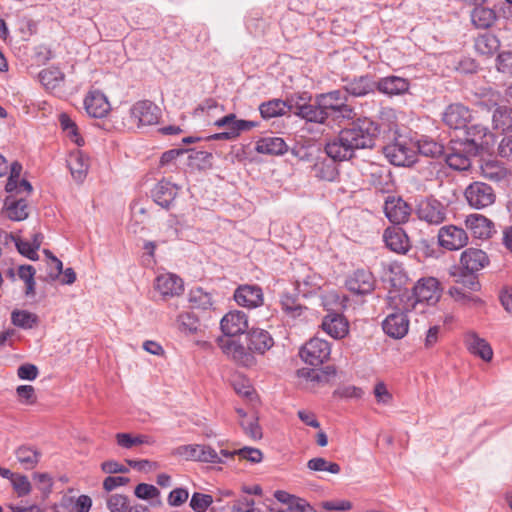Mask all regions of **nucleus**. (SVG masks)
I'll return each mask as SVG.
<instances>
[{
  "label": "nucleus",
  "mask_w": 512,
  "mask_h": 512,
  "mask_svg": "<svg viewBox=\"0 0 512 512\" xmlns=\"http://www.w3.org/2000/svg\"><path fill=\"white\" fill-rule=\"evenodd\" d=\"M379 134L377 122L367 117L358 118L326 143L325 152L334 162L347 161L355 156L357 150L372 149Z\"/></svg>",
  "instance_id": "1"
},
{
  "label": "nucleus",
  "mask_w": 512,
  "mask_h": 512,
  "mask_svg": "<svg viewBox=\"0 0 512 512\" xmlns=\"http://www.w3.org/2000/svg\"><path fill=\"white\" fill-rule=\"evenodd\" d=\"M399 295V301L403 302L400 309H416L417 305L426 303L435 304L440 298L439 282L436 278H422L414 285L412 292L408 290H390Z\"/></svg>",
  "instance_id": "2"
},
{
  "label": "nucleus",
  "mask_w": 512,
  "mask_h": 512,
  "mask_svg": "<svg viewBox=\"0 0 512 512\" xmlns=\"http://www.w3.org/2000/svg\"><path fill=\"white\" fill-rule=\"evenodd\" d=\"M398 296L389 291L387 304L393 311L387 315L382 323L383 331L394 339H401L408 333L409 319L406 312L411 311V309H400L403 302L399 301Z\"/></svg>",
  "instance_id": "3"
},
{
  "label": "nucleus",
  "mask_w": 512,
  "mask_h": 512,
  "mask_svg": "<svg viewBox=\"0 0 512 512\" xmlns=\"http://www.w3.org/2000/svg\"><path fill=\"white\" fill-rule=\"evenodd\" d=\"M322 109L334 122L353 119L354 109L347 104L348 97L343 89H336L317 95Z\"/></svg>",
  "instance_id": "4"
},
{
  "label": "nucleus",
  "mask_w": 512,
  "mask_h": 512,
  "mask_svg": "<svg viewBox=\"0 0 512 512\" xmlns=\"http://www.w3.org/2000/svg\"><path fill=\"white\" fill-rule=\"evenodd\" d=\"M308 100H310V96L307 93L290 96V113L308 122L318 124H324L331 120L326 111L322 109L317 95L313 103H309Z\"/></svg>",
  "instance_id": "5"
},
{
  "label": "nucleus",
  "mask_w": 512,
  "mask_h": 512,
  "mask_svg": "<svg viewBox=\"0 0 512 512\" xmlns=\"http://www.w3.org/2000/svg\"><path fill=\"white\" fill-rule=\"evenodd\" d=\"M387 160L395 166H411L416 162V145L405 138H396L383 148Z\"/></svg>",
  "instance_id": "6"
},
{
  "label": "nucleus",
  "mask_w": 512,
  "mask_h": 512,
  "mask_svg": "<svg viewBox=\"0 0 512 512\" xmlns=\"http://www.w3.org/2000/svg\"><path fill=\"white\" fill-rule=\"evenodd\" d=\"M465 137L460 142L461 146H467L471 154L487 151L494 144V136L489 129L482 124L466 125Z\"/></svg>",
  "instance_id": "7"
},
{
  "label": "nucleus",
  "mask_w": 512,
  "mask_h": 512,
  "mask_svg": "<svg viewBox=\"0 0 512 512\" xmlns=\"http://www.w3.org/2000/svg\"><path fill=\"white\" fill-rule=\"evenodd\" d=\"M464 196L469 206L478 210L489 207L496 201L494 189L481 181L469 184L464 191Z\"/></svg>",
  "instance_id": "8"
},
{
  "label": "nucleus",
  "mask_w": 512,
  "mask_h": 512,
  "mask_svg": "<svg viewBox=\"0 0 512 512\" xmlns=\"http://www.w3.org/2000/svg\"><path fill=\"white\" fill-rule=\"evenodd\" d=\"M331 354L330 344L321 338L310 339L300 350V357L312 366L323 364Z\"/></svg>",
  "instance_id": "9"
},
{
  "label": "nucleus",
  "mask_w": 512,
  "mask_h": 512,
  "mask_svg": "<svg viewBox=\"0 0 512 512\" xmlns=\"http://www.w3.org/2000/svg\"><path fill=\"white\" fill-rule=\"evenodd\" d=\"M437 237L439 245L449 251L460 250L469 240L466 230L456 225L442 226Z\"/></svg>",
  "instance_id": "10"
},
{
  "label": "nucleus",
  "mask_w": 512,
  "mask_h": 512,
  "mask_svg": "<svg viewBox=\"0 0 512 512\" xmlns=\"http://www.w3.org/2000/svg\"><path fill=\"white\" fill-rule=\"evenodd\" d=\"M416 213L420 220L430 225H439L446 219L447 209L439 200L426 198L419 202Z\"/></svg>",
  "instance_id": "11"
},
{
  "label": "nucleus",
  "mask_w": 512,
  "mask_h": 512,
  "mask_svg": "<svg viewBox=\"0 0 512 512\" xmlns=\"http://www.w3.org/2000/svg\"><path fill=\"white\" fill-rule=\"evenodd\" d=\"M130 115L138 126H147L158 123L161 111L152 101L140 100L132 105Z\"/></svg>",
  "instance_id": "12"
},
{
  "label": "nucleus",
  "mask_w": 512,
  "mask_h": 512,
  "mask_svg": "<svg viewBox=\"0 0 512 512\" xmlns=\"http://www.w3.org/2000/svg\"><path fill=\"white\" fill-rule=\"evenodd\" d=\"M218 344L222 351L231 357L236 363L244 367H251L255 364L256 360L250 351L231 338H219Z\"/></svg>",
  "instance_id": "13"
},
{
  "label": "nucleus",
  "mask_w": 512,
  "mask_h": 512,
  "mask_svg": "<svg viewBox=\"0 0 512 512\" xmlns=\"http://www.w3.org/2000/svg\"><path fill=\"white\" fill-rule=\"evenodd\" d=\"M471 118V111L461 103L450 104L442 115L443 122L452 129L465 128Z\"/></svg>",
  "instance_id": "14"
},
{
  "label": "nucleus",
  "mask_w": 512,
  "mask_h": 512,
  "mask_svg": "<svg viewBox=\"0 0 512 512\" xmlns=\"http://www.w3.org/2000/svg\"><path fill=\"white\" fill-rule=\"evenodd\" d=\"M234 300L246 308H257L263 304L262 288L258 285H240L234 292Z\"/></svg>",
  "instance_id": "15"
},
{
  "label": "nucleus",
  "mask_w": 512,
  "mask_h": 512,
  "mask_svg": "<svg viewBox=\"0 0 512 512\" xmlns=\"http://www.w3.org/2000/svg\"><path fill=\"white\" fill-rule=\"evenodd\" d=\"M220 327L227 338L243 334L248 329L247 315L243 311H230L222 318Z\"/></svg>",
  "instance_id": "16"
},
{
  "label": "nucleus",
  "mask_w": 512,
  "mask_h": 512,
  "mask_svg": "<svg viewBox=\"0 0 512 512\" xmlns=\"http://www.w3.org/2000/svg\"><path fill=\"white\" fill-rule=\"evenodd\" d=\"M383 241L387 248L398 254H405L410 248V241L405 231L399 226L385 229Z\"/></svg>",
  "instance_id": "17"
},
{
  "label": "nucleus",
  "mask_w": 512,
  "mask_h": 512,
  "mask_svg": "<svg viewBox=\"0 0 512 512\" xmlns=\"http://www.w3.org/2000/svg\"><path fill=\"white\" fill-rule=\"evenodd\" d=\"M346 286L355 294H368L375 288V279L370 271L358 269L347 279Z\"/></svg>",
  "instance_id": "18"
},
{
  "label": "nucleus",
  "mask_w": 512,
  "mask_h": 512,
  "mask_svg": "<svg viewBox=\"0 0 512 512\" xmlns=\"http://www.w3.org/2000/svg\"><path fill=\"white\" fill-rule=\"evenodd\" d=\"M384 213L390 222L401 224L408 220L411 208L401 198L388 197L384 204Z\"/></svg>",
  "instance_id": "19"
},
{
  "label": "nucleus",
  "mask_w": 512,
  "mask_h": 512,
  "mask_svg": "<svg viewBox=\"0 0 512 512\" xmlns=\"http://www.w3.org/2000/svg\"><path fill=\"white\" fill-rule=\"evenodd\" d=\"M321 327L334 339H342L349 332V323L340 313H328L323 318Z\"/></svg>",
  "instance_id": "20"
},
{
  "label": "nucleus",
  "mask_w": 512,
  "mask_h": 512,
  "mask_svg": "<svg viewBox=\"0 0 512 512\" xmlns=\"http://www.w3.org/2000/svg\"><path fill=\"white\" fill-rule=\"evenodd\" d=\"M460 263L464 270L474 274L489 264V258L483 250L468 248L462 252Z\"/></svg>",
  "instance_id": "21"
},
{
  "label": "nucleus",
  "mask_w": 512,
  "mask_h": 512,
  "mask_svg": "<svg viewBox=\"0 0 512 512\" xmlns=\"http://www.w3.org/2000/svg\"><path fill=\"white\" fill-rule=\"evenodd\" d=\"M458 146H452L449 149V152L446 154V163L447 165L456 171H465L471 167V157L476 156L477 154H471L468 151L467 146H461L458 143Z\"/></svg>",
  "instance_id": "22"
},
{
  "label": "nucleus",
  "mask_w": 512,
  "mask_h": 512,
  "mask_svg": "<svg viewBox=\"0 0 512 512\" xmlns=\"http://www.w3.org/2000/svg\"><path fill=\"white\" fill-rule=\"evenodd\" d=\"M84 107L88 115L94 118H103L110 111V104L100 91L90 92L84 99Z\"/></svg>",
  "instance_id": "23"
},
{
  "label": "nucleus",
  "mask_w": 512,
  "mask_h": 512,
  "mask_svg": "<svg viewBox=\"0 0 512 512\" xmlns=\"http://www.w3.org/2000/svg\"><path fill=\"white\" fill-rule=\"evenodd\" d=\"M466 228L478 239L491 237L494 229L493 222L481 214H470L465 219Z\"/></svg>",
  "instance_id": "24"
},
{
  "label": "nucleus",
  "mask_w": 512,
  "mask_h": 512,
  "mask_svg": "<svg viewBox=\"0 0 512 512\" xmlns=\"http://www.w3.org/2000/svg\"><path fill=\"white\" fill-rule=\"evenodd\" d=\"M410 84L406 78L390 75L380 78L376 82V89L388 96H397L406 93Z\"/></svg>",
  "instance_id": "25"
},
{
  "label": "nucleus",
  "mask_w": 512,
  "mask_h": 512,
  "mask_svg": "<svg viewBox=\"0 0 512 512\" xmlns=\"http://www.w3.org/2000/svg\"><path fill=\"white\" fill-rule=\"evenodd\" d=\"M343 90L346 92V96L348 97H363L370 93H374L376 90V82L369 75H363L360 77H356L343 86Z\"/></svg>",
  "instance_id": "26"
},
{
  "label": "nucleus",
  "mask_w": 512,
  "mask_h": 512,
  "mask_svg": "<svg viewBox=\"0 0 512 512\" xmlns=\"http://www.w3.org/2000/svg\"><path fill=\"white\" fill-rule=\"evenodd\" d=\"M247 340L249 350L258 354H264L274 345V340L270 333L259 328L249 330L247 333Z\"/></svg>",
  "instance_id": "27"
},
{
  "label": "nucleus",
  "mask_w": 512,
  "mask_h": 512,
  "mask_svg": "<svg viewBox=\"0 0 512 512\" xmlns=\"http://www.w3.org/2000/svg\"><path fill=\"white\" fill-rule=\"evenodd\" d=\"M155 288L165 297L178 296L183 291V281L175 274H161L156 278Z\"/></svg>",
  "instance_id": "28"
},
{
  "label": "nucleus",
  "mask_w": 512,
  "mask_h": 512,
  "mask_svg": "<svg viewBox=\"0 0 512 512\" xmlns=\"http://www.w3.org/2000/svg\"><path fill=\"white\" fill-rule=\"evenodd\" d=\"M151 193L155 203L163 208H169L177 195V187L163 179L155 185Z\"/></svg>",
  "instance_id": "29"
},
{
  "label": "nucleus",
  "mask_w": 512,
  "mask_h": 512,
  "mask_svg": "<svg viewBox=\"0 0 512 512\" xmlns=\"http://www.w3.org/2000/svg\"><path fill=\"white\" fill-rule=\"evenodd\" d=\"M256 152L267 155H283L288 151V145L281 137L266 136L256 142Z\"/></svg>",
  "instance_id": "30"
},
{
  "label": "nucleus",
  "mask_w": 512,
  "mask_h": 512,
  "mask_svg": "<svg viewBox=\"0 0 512 512\" xmlns=\"http://www.w3.org/2000/svg\"><path fill=\"white\" fill-rule=\"evenodd\" d=\"M465 343L469 352L480 357L484 361H490L493 357V350L490 344L476 333H468L465 337Z\"/></svg>",
  "instance_id": "31"
},
{
  "label": "nucleus",
  "mask_w": 512,
  "mask_h": 512,
  "mask_svg": "<svg viewBox=\"0 0 512 512\" xmlns=\"http://www.w3.org/2000/svg\"><path fill=\"white\" fill-rule=\"evenodd\" d=\"M4 214L7 218L14 221H22L28 217V205L24 198H15L14 195H9L5 199Z\"/></svg>",
  "instance_id": "32"
},
{
  "label": "nucleus",
  "mask_w": 512,
  "mask_h": 512,
  "mask_svg": "<svg viewBox=\"0 0 512 512\" xmlns=\"http://www.w3.org/2000/svg\"><path fill=\"white\" fill-rule=\"evenodd\" d=\"M290 97L286 100L272 99L262 103L259 106V111L264 119H270L278 116H282L287 112H290Z\"/></svg>",
  "instance_id": "33"
},
{
  "label": "nucleus",
  "mask_w": 512,
  "mask_h": 512,
  "mask_svg": "<svg viewBox=\"0 0 512 512\" xmlns=\"http://www.w3.org/2000/svg\"><path fill=\"white\" fill-rule=\"evenodd\" d=\"M500 40L494 34L485 32L479 34L474 40V48L476 52L483 56H492L498 51Z\"/></svg>",
  "instance_id": "34"
},
{
  "label": "nucleus",
  "mask_w": 512,
  "mask_h": 512,
  "mask_svg": "<svg viewBox=\"0 0 512 512\" xmlns=\"http://www.w3.org/2000/svg\"><path fill=\"white\" fill-rule=\"evenodd\" d=\"M92 500L87 495H80L77 498L65 496L59 505V512H89Z\"/></svg>",
  "instance_id": "35"
},
{
  "label": "nucleus",
  "mask_w": 512,
  "mask_h": 512,
  "mask_svg": "<svg viewBox=\"0 0 512 512\" xmlns=\"http://www.w3.org/2000/svg\"><path fill=\"white\" fill-rule=\"evenodd\" d=\"M67 163L73 178L78 182H82L89 168L88 158L80 151H77L70 154Z\"/></svg>",
  "instance_id": "36"
},
{
  "label": "nucleus",
  "mask_w": 512,
  "mask_h": 512,
  "mask_svg": "<svg viewBox=\"0 0 512 512\" xmlns=\"http://www.w3.org/2000/svg\"><path fill=\"white\" fill-rule=\"evenodd\" d=\"M493 129L502 133L512 132V108L497 106L492 115Z\"/></svg>",
  "instance_id": "37"
},
{
  "label": "nucleus",
  "mask_w": 512,
  "mask_h": 512,
  "mask_svg": "<svg viewBox=\"0 0 512 512\" xmlns=\"http://www.w3.org/2000/svg\"><path fill=\"white\" fill-rule=\"evenodd\" d=\"M480 169L482 177L494 183H499L508 177L506 168L498 161H485Z\"/></svg>",
  "instance_id": "38"
},
{
  "label": "nucleus",
  "mask_w": 512,
  "mask_h": 512,
  "mask_svg": "<svg viewBox=\"0 0 512 512\" xmlns=\"http://www.w3.org/2000/svg\"><path fill=\"white\" fill-rule=\"evenodd\" d=\"M321 288V278L315 273H309L295 281V290L303 297L315 294Z\"/></svg>",
  "instance_id": "39"
},
{
  "label": "nucleus",
  "mask_w": 512,
  "mask_h": 512,
  "mask_svg": "<svg viewBox=\"0 0 512 512\" xmlns=\"http://www.w3.org/2000/svg\"><path fill=\"white\" fill-rule=\"evenodd\" d=\"M496 13L482 5L476 6L471 12V21L476 28L487 29L496 21Z\"/></svg>",
  "instance_id": "40"
},
{
  "label": "nucleus",
  "mask_w": 512,
  "mask_h": 512,
  "mask_svg": "<svg viewBox=\"0 0 512 512\" xmlns=\"http://www.w3.org/2000/svg\"><path fill=\"white\" fill-rule=\"evenodd\" d=\"M18 462L25 469H33L39 463L41 452L32 446L22 445L15 451Z\"/></svg>",
  "instance_id": "41"
},
{
  "label": "nucleus",
  "mask_w": 512,
  "mask_h": 512,
  "mask_svg": "<svg viewBox=\"0 0 512 512\" xmlns=\"http://www.w3.org/2000/svg\"><path fill=\"white\" fill-rule=\"evenodd\" d=\"M415 145L418 152L426 157L436 158L442 156L445 151L443 144L428 137L421 138Z\"/></svg>",
  "instance_id": "42"
},
{
  "label": "nucleus",
  "mask_w": 512,
  "mask_h": 512,
  "mask_svg": "<svg viewBox=\"0 0 512 512\" xmlns=\"http://www.w3.org/2000/svg\"><path fill=\"white\" fill-rule=\"evenodd\" d=\"M312 170L315 177L325 181H334L338 175L335 164L327 159L317 160Z\"/></svg>",
  "instance_id": "43"
},
{
  "label": "nucleus",
  "mask_w": 512,
  "mask_h": 512,
  "mask_svg": "<svg viewBox=\"0 0 512 512\" xmlns=\"http://www.w3.org/2000/svg\"><path fill=\"white\" fill-rule=\"evenodd\" d=\"M11 322L14 326L22 329H32L38 323L36 314L27 310H13L11 313Z\"/></svg>",
  "instance_id": "44"
},
{
  "label": "nucleus",
  "mask_w": 512,
  "mask_h": 512,
  "mask_svg": "<svg viewBox=\"0 0 512 512\" xmlns=\"http://www.w3.org/2000/svg\"><path fill=\"white\" fill-rule=\"evenodd\" d=\"M299 375L311 382L327 383L330 377L336 375V370L332 366H327L324 369H302L299 371Z\"/></svg>",
  "instance_id": "45"
},
{
  "label": "nucleus",
  "mask_w": 512,
  "mask_h": 512,
  "mask_svg": "<svg viewBox=\"0 0 512 512\" xmlns=\"http://www.w3.org/2000/svg\"><path fill=\"white\" fill-rule=\"evenodd\" d=\"M370 183L379 191L388 190L391 184V173L384 167L376 166L370 173Z\"/></svg>",
  "instance_id": "46"
},
{
  "label": "nucleus",
  "mask_w": 512,
  "mask_h": 512,
  "mask_svg": "<svg viewBox=\"0 0 512 512\" xmlns=\"http://www.w3.org/2000/svg\"><path fill=\"white\" fill-rule=\"evenodd\" d=\"M39 78L47 89H54L64 80V74L56 67H49L39 73Z\"/></svg>",
  "instance_id": "47"
},
{
  "label": "nucleus",
  "mask_w": 512,
  "mask_h": 512,
  "mask_svg": "<svg viewBox=\"0 0 512 512\" xmlns=\"http://www.w3.org/2000/svg\"><path fill=\"white\" fill-rule=\"evenodd\" d=\"M35 272L31 265H20L17 269L18 277L25 283V295L27 297L35 295Z\"/></svg>",
  "instance_id": "48"
},
{
  "label": "nucleus",
  "mask_w": 512,
  "mask_h": 512,
  "mask_svg": "<svg viewBox=\"0 0 512 512\" xmlns=\"http://www.w3.org/2000/svg\"><path fill=\"white\" fill-rule=\"evenodd\" d=\"M281 306L283 311L292 318L300 317L306 307L300 304L296 297L290 294H284L281 297Z\"/></svg>",
  "instance_id": "49"
},
{
  "label": "nucleus",
  "mask_w": 512,
  "mask_h": 512,
  "mask_svg": "<svg viewBox=\"0 0 512 512\" xmlns=\"http://www.w3.org/2000/svg\"><path fill=\"white\" fill-rule=\"evenodd\" d=\"M59 121L63 131L67 133L70 140L78 146H82L84 144V140L79 135L75 122L65 113L60 114Z\"/></svg>",
  "instance_id": "50"
},
{
  "label": "nucleus",
  "mask_w": 512,
  "mask_h": 512,
  "mask_svg": "<svg viewBox=\"0 0 512 512\" xmlns=\"http://www.w3.org/2000/svg\"><path fill=\"white\" fill-rule=\"evenodd\" d=\"M116 441L119 446L130 449L136 445L151 444L150 437L147 435L132 436L129 433H117Z\"/></svg>",
  "instance_id": "51"
},
{
  "label": "nucleus",
  "mask_w": 512,
  "mask_h": 512,
  "mask_svg": "<svg viewBox=\"0 0 512 512\" xmlns=\"http://www.w3.org/2000/svg\"><path fill=\"white\" fill-rule=\"evenodd\" d=\"M307 467L312 471L318 472H329L332 474H338L341 471L339 464L335 462L327 461L325 458L316 457L312 458L307 462Z\"/></svg>",
  "instance_id": "52"
},
{
  "label": "nucleus",
  "mask_w": 512,
  "mask_h": 512,
  "mask_svg": "<svg viewBox=\"0 0 512 512\" xmlns=\"http://www.w3.org/2000/svg\"><path fill=\"white\" fill-rule=\"evenodd\" d=\"M189 301L192 306L200 309H207L212 305V297L209 293L205 292L202 288L191 290Z\"/></svg>",
  "instance_id": "53"
},
{
  "label": "nucleus",
  "mask_w": 512,
  "mask_h": 512,
  "mask_svg": "<svg viewBox=\"0 0 512 512\" xmlns=\"http://www.w3.org/2000/svg\"><path fill=\"white\" fill-rule=\"evenodd\" d=\"M212 503L211 495L200 492H194L190 499V507L194 512H206Z\"/></svg>",
  "instance_id": "54"
},
{
  "label": "nucleus",
  "mask_w": 512,
  "mask_h": 512,
  "mask_svg": "<svg viewBox=\"0 0 512 512\" xmlns=\"http://www.w3.org/2000/svg\"><path fill=\"white\" fill-rule=\"evenodd\" d=\"M107 508L110 512H126L129 500L122 494H111L107 498Z\"/></svg>",
  "instance_id": "55"
},
{
  "label": "nucleus",
  "mask_w": 512,
  "mask_h": 512,
  "mask_svg": "<svg viewBox=\"0 0 512 512\" xmlns=\"http://www.w3.org/2000/svg\"><path fill=\"white\" fill-rule=\"evenodd\" d=\"M179 329L184 333H194L198 328L197 318L190 313H182L177 319Z\"/></svg>",
  "instance_id": "56"
},
{
  "label": "nucleus",
  "mask_w": 512,
  "mask_h": 512,
  "mask_svg": "<svg viewBox=\"0 0 512 512\" xmlns=\"http://www.w3.org/2000/svg\"><path fill=\"white\" fill-rule=\"evenodd\" d=\"M254 500L247 495H241L233 501L231 512H260L254 508Z\"/></svg>",
  "instance_id": "57"
},
{
  "label": "nucleus",
  "mask_w": 512,
  "mask_h": 512,
  "mask_svg": "<svg viewBox=\"0 0 512 512\" xmlns=\"http://www.w3.org/2000/svg\"><path fill=\"white\" fill-rule=\"evenodd\" d=\"M15 245L20 254L27 257L30 260H36L38 258L37 250L34 248L30 240L17 237L15 239Z\"/></svg>",
  "instance_id": "58"
},
{
  "label": "nucleus",
  "mask_w": 512,
  "mask_h": 512,
  "mask_svg": "<svg viewBox=\"0 0 512 512\" xmlns=\"http://www.w3.org/2000/svg\"><path fill=\"white\" fill-rule=\"evenodd\" d=\"M135 496L139 499L150 500L157 498L160 495V491L151 484L140 483L135 487Z\"/></svg>",
  "instance_id": "59"
},
{
  "label": "nucleus",
  "mask_w": 512,
  "mask_h": 512,
  "mask_svg": "<svg viewBox=\"0 0 512 512\" xmlns=\"http://www.w3.org/2000/svg\"><path fill=\"white\" fill-rule=\"evenodd\" d=\"M198 456L197 461L201 462H208V463H222L221 457L218 455V453L210 446L207 445H200L198 449Z\"/></svg>",
  "instance_id": "60"
},
{
  "label": "nucleus",
  "mask_w": 512,
  "mask_h": 512,
  "mask_svg": "<svg viewBox=\"0 0 512 512\" xmlns=\"http://www.w3.org/2000/svg\"><path fill=\"white\" fill-rule=\"evenodd\" d=\"M10 481L18 496H26L30 493L31 484L26 476L15 474Z\"/></svg>",
  "instance_id": "61"
},
{
  "label": "nucleus",
  "mask_w": 512,
  "mask_h": 512,
  "mask_svg": "<svg viewBox=\"0 0 512 512\" xmlns=\"http://www.w3.org/2000/svg\"><path fill=\"white\" fill-rule=\"evenodd\" d=\"M189 498V492L186 488H175L173 489L167 498V502L172 507H179L184 504Z\"/></svg>",
  "instance_id": "62"
},
{
  "label": "nucleus",
  "mask_w": 512,
  "mask_h": 512,
  "mask_svg": "<svg viewBox=\"0 0 512 512\" xmlns=\"http://www.w3.org/2000/svg\"><path fill=\"white\" fill-rule=\"evenodd\" d=\"M19 401L26 405H32L36 402L35 389L31 385H20L16 389Z\"/></svg>",
  "instance_id": "63"
},
{
  "label": "nucleus",
  "mask_w": 512,
  "mask_h": 512,
  "mask_svg": "<svg viewBox=\"0 0 512 512\" xmlns=\"http://www.w3.org/2000/svg\"><path fill=\"white\" fill-rule=\"evenodd\" d=\"M497 69L501 73L512 75V51H503L498 54Z\"/></svg>",
  "instance_id": "64"
}]
</instances>
